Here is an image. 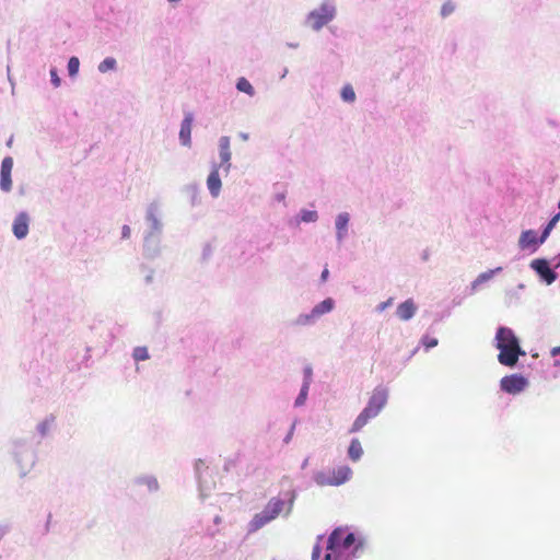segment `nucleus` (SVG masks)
I'll list each match as a JSON object with an SVG mask.
<instances>
[{
  "label": "nucleus",
  "mask_w": 560,
  "mask_h": 560,
  "mask_svg": "<svg viewBox=\"0 0 560 560\" xmlns=\"http://www.w3.org/2000/svg\"><path fill=\"white\" fill-rule=\"evenodd\" d=\"M364 538L341 527L335 528L327 538L323 560H345L358 558L364 548Z\"/></svg>",
  "instance_id": "nucleus-1"
},
{
  "label": "nucleus",
  "mask_w": 560,
  "mask_h": 560,
  "mask_svg": "<svg viewBox=\"0 0 560 560\" xmlns=\"http://www.w3.org/2000/svg\"><path fill=\"white\" fill-rule=\"evenodd\" d=\"M11 454L19 468L20 477L24 478L36 464V451L30 441L24 439H15L12 442Z\"/></svg>",
  "instance_id": "nucleus-2"
},
{
  "label": "nucleus",
  "mask_w": 560,
  "mask_h": 560,
  "mask_svg": "<svg viewBox=\"0 0 560 560\" xmlns=\"http://www.w3.org/2000/svg\"><path fill=\"white\" fill-rule=\"evenodd\" d=\"M337 14V9L334 0H324L320 5L312 10L307 15L305 23L315 32L320 31L329 22H331Z\"/></svg>",
  "instance_id": "nucleus-3"
},
{
  "label": "nucleus",
  "mask_w": 560,
  "mask_h": 560,
  "mask_svg": "<svg viewBox=\"0 0 560 560\" xmlns=\"http://www.w3.org/2000/svg\"><path fill=\"white\" fill-rule=\"evenodd\" d=\"M163 230L161 206L158 201H152L145 208L143 234L162 236Z\"/></svg>",
  "instance_id": "nucleus-4"
},
{
  "label": "nucleus",
  "mask_w": 560,
  "mask_h": 560,
  "mask_svg": "<svg viewBox=\"0 0 560 560\" xmlns=\"http://www.w3.org/2000/svg\"><path fill=\"white\" fill-rule=\"evenodd\" d=\"M558 264L552 267L550 260L545 257L535 258L530 261L529 268L536 273L539 281L546 285H551L559 277Z\"/></svg>",
  "instance_id": "nucleus-5"
},
{
  "label": "nucleus",
  "mask_w": 560,
  "mask_h": 560,
  "mask_svg": "<svg viewBox=\"0 0 560 560\" xmlns=\"http://www.w3.org/2000/svg\"><path fill=\"white\" fill-rule=\"evenodd\" d=\"M295 499V490H289L282 493V497L271 498L265 505L264 510L271 516L272 520H275L279 516V514L283 511V508L287 505L288 509L284 516H288L292 511Z\"/></svg>",
  "instance_id": "nucleus-6"
},
{
  "label": "nucleus",
  "mask_w": 560,
  "mask_h": 560,
  "mask_svg": "<svg viewBox=\"0 0 560 560\" xmlns=\"http://www.w3.org/2000/svg\"><path fill=\"white\" fill-rule=\"evenodd\" d=\"M495 348L501 350V348L505 349H516L521 351V341L518 337L515 335L512 328L506 326H499L495 332Z\"/></svg>",
  "instance_id": "nucleus-7"
},
{
  "label": "nucleus",
  "mask_w": 560,
  "mask_h": 560,
  "mask_svg": "<svg viewBox=\"0 0 560 560\" xmlns=\"http://www.w3.org/2000/svg\"><path fill=\"white\" fill-rule=\"evenodd\" d=\"M529 382L522 374L505 375L500 381V389L510 395H517L526 389Z\"/></svg>",
  "instance_id": "nucleus-8"
},
{
  "label": "nucleus",
  "mask_w": 560,
  "mask_h": 560,
  "mask_svg": "<svg viewBox=\"0 0 560 560\" xmlns=\"http://www.w3.org/2000/svg\"><path fill=\"white\" fill-rule=\"evenodd\" d=\"M387 400L388 389L383 385H378L374 388L364 409L376 417L386 406Z\"/></svg>",
  "instance_id": "nucleus-9"
},
{
  "label": "nucleus",
  "mask_w": 560,
  "mask_h": 560,
  "mask_svg": "<svg viewBox=\"0 0 560 560\" xmlns=\"http://www.w3.org/2000/svg\"><path fill=\"white\" fill-rule=\"evenodd\" d=\"M544 243H540L539 235L536 230H525L518 238V247L521 250L535 253Z\"/></svg>",
  "instance_id": "nucleus-10"
},
{
  "label": "nucleus",
  "mask_w": 560,
  "mask_h": 560,
  "mask_svg": "<svg viewBox=\"0 0 560 560\" xmlns=\"http://www.w3.org/2000/svg\"><path fill=\"white\" fill-rule=\"evenodd\" d=\"M31 217L26 211H20L12 223V233L18 240H24L28 235Z\"/></svg>",
  "instance_id": "nucleus-11"
},
{
  "label": "nucleus",
  "mask_w": 560,
  "mask_h": 560,
  "mask_svg": "<svg viewBox=\"0 0 560 560\" xmlns=\"http://www.w3.org/2000/svg\"><path fill=\"white\" fill-rule=\"evenodd\" d=\"M161 242L162 236L160 235H144L142 252L143 256L148 259H154L161 255Z\"/></svg>",
  "instance_id": "nucleus-12"
},
{
  "label": "nucleus",
  "mask_w": 560,
  "mask_h": 560,
  "mask_svg": "<svg viewBox=\"0 0 560 560\" xmlns=\"http://www.w3.org/2000/svg\"><path fill=\"white\" fill-rule=\"evenodd\" d=\"M525 355L526 352L523 348H521V351L501 348V350H499L498 361L500 364L513 369L517 366L518 359Z\"/></svg>",
  "instance_id": "nucleus-13"
},
{
  "label": "nucleus",
  "mask_w": 560,
  "mask_h": 560,
  "mask_svg": "<svg viewBox=\"0 0 560 560\" xmlns=\"http://www.w3.org/2000/svg\"><path fill=\"white\" fill-rule=\"evenodd\" d=\"M350 214L340 212L335 219L336 241L340 245L348 237Z\"/></svg>",
  "instance_id": "nucleus-14"
},
{
  "label": "nucleus",
  "mask_w": 560,
  "mask_h": 560,
  "mask_svg": "<svg viewBox=\"0 0 560 560\" xmlns=\"http://www.w3.org/2000/svg\"><path fill=\"white\" fill-rule=\"evenodd\" d=\"M502 271V267H497L494 269H490L488 271H485L480 273L466 289V294L472 295L475 292L479 290V288L490 281L495 275L500 273Z\"/></svg>",
  "instance_id": "nucleus-15"
},
{
  "label": "nucleus",
  "mask_w": 560,
  "mask_h": 560,
  "mask_svg": "<svg viewBox=\"0 0 560 560\" xmlns=\"http://www.w3.org/2000/svg\"><path fill=\"white\" fill-rule=\"evenodd\" d=\"M207 187L213 198L220 195L222 182L219 175L218 164L214 162L212 163V170L207 178Z\"/></svg>",
  "instance_id": "nucleus-16"
},
{
  "label": "nucleus",
  "mask_w": 560,
  "mask_h": 560,
  "mask_svg": "<svg viewBox=\"0 0 560 560\" xmlns=\"http://www.w3.org/2000/svg\"><path fill=\"white\" fill-rule=\"evenodd\" d=\"M56 429V417L50 413L36 425V433L40 440L49 436Z\"/></svg>",
  "instance_id": "nucleus-17"
},
{
  "label": "nucleus",
  "mask_w": 560,
  "mask_h": 560,
  "mask_svg": "<svg viewBox=\"0 0 560 560\" xmlns=\"http://www.w3.org/2000/svg\"><path fill=\"white\" fill-rule=\"evenodd\" d=\"M416 312H417L416 303L413 302L412 299H408L397 306L396 315L401 320H409L416 315Z\"/></svg>",
  "instance_id": "nucleus-18"
},
{
  "label": "nucleus",
  "mask_w": 560,
  "mask_h": 560,
  "mask_svg": "<svg viewBox=\"0 0 560 560\" xmlns=\"http://www.w3.org/2000/svg\"><path fill=\"white\" fill-rule=\"evenodd\" d=\"M336 306V302L332 298H326L324 299L322 302L317 303L316 305H314L311 310V312L313 313V315L315 316V318L317 320H319V318L326 314H329L330 312L334 311Z\"/></svg>",
  "instance_id": "nucleus-19"
},
{
  "label": "nucleus",
  "mask_w": 560,
  "mask_h": 560,
  "mask_svg": "<svg viewBox=\"0 0 560 560\" xmlns=\"http://www.w3.org/2000/svg\"><path fill=\"white\" fill-rule=\"evenodd\" d=\"M352 474V469L347 465L340 466L336 470H332V486L338 487L346 483L351 479Z\"/></svg>",
  "instance_id": "nucleus-20"
},
{
  "label": "nucleus",
  "mask_w": 560,
  "mask_h": 560,
  "mask_svg": "<svg viewBox=\"0 0 560 560\" xmlns=\"http://www.w3.org/2000/svg\"><path fill=\"white\" fill-rule=\"evenodd\" d=\"M219 158H220V164H218V170L222 168L225 173H228L231 168L230 142H221L220 148H219Z\"/></svg>",
  "instance_id": "nucleus-21"
},
{
  "label": "nucleus",
  "mask_w": 560,
  "mask_h": 560,
  "mask_svg": "<svg viewBox=\"0 0 560 560\" xmlns=\"http://www.w3.org/2000/svg\"><path fill=\"white\" fill-rule=\"evenodd\" d=\"M137 486H144L150 493L158 492L160 483L158 479L152 475H141L135 479Z\"/></svg>",
  "instance_id": "nucleus-22"
},
{
  "label": "nucleus",
  "mask_w": 560,
  "mask_h": 560,
  "mask_svg": "<svg viewBox=\"0 0 560 560\" xmlns=\"http://www.w3.org/2000/svg\"><path fill=\"white\" fill-rule=\"evenodd\" d=\"M183 194L188 198L190 206L196 207L200 203L199 186L197 183H190L182 188Z\"/></svg>",
  "instance_id": "nucleus-23"
},
{
  "label": "nucleus",
  "mask_w": 560,
  "mask_h": 560,
  "mask_svg": "<svg viewBox=\"0 0 560 560\" xmlns=\"http://www.w3.org/2000/svg\"><path fill=\"white\" fill-rule=\"evenodd\" d=\"M318 320L315 318L313 313L310 311L307 313L299 314L292 322L291 326L293 327H311L314 326Z\"/></svg>",
  "instance_id": "nucleus-24"
},
{
  "label": "nucleus",
  "mask_w": 560,
  "mask_h": 560,
  "mask_svg": "<svg viewBox=\"0 0 560 560\" xmlns=\"http://www.w3.org/2000/svg\"><path fill=\"white\" fill-rule=\"evenodd\" d=\"M375 418L372 413L363 408V410L355 418L350 429L351 433L359 432L371 419Z\"/></svg>",
  "instance_id": "nucleus-25"
},
{
  "label": "nucleus",
  "mask_w": 560,
  "mask_h": 560,
  "mask_svg": "<svg viewBox=\"0 0 560 560\" xmlns=\"http://www.w3.org/2000/svg\"><path fill=\"white\" fill-rule=\"evenodd\" d=\"M192 121H194L192 114H190V113L186 114L185 118L183 119V121L180 124L179 140H190Z\"/></svg>",
  "instance_id": "nucleus-26"
},
{
  "label": "nucleus",
  "mask_w": 560,
  "mask_h": 560,
  "mask_svg": "<svg viewBox=\"0 0 560 560\" xmlns=\"http://www.w3.org/2000/svg\"><path fill=\"white\" fill-rule=\"evenodd\" d=\"M363 455V448L359 439L354 438L350 441L348 446V457L352 462H359Z\"/></svg>",
  "instance_id": "nucleus-27"
},
{
  "label": "nucleus",
  "mask_w": 560,
  "mask_h": 560,
  "mask_svg": "<svg viewBox=\"0 0 560 560\" xmlns=\"http://www.w3.org/2000/svg\"><path fill=\"white\" fill-rule=\"evenodd\" d=\"M313 480L319 487L332 486L331 472L316 470L313 472Z\"/></svg>",
  "instance_id": "nucleus-28"
},
{
  "label": "nucleus",
  "mask_w": 560,
  "mask_h": 560,
  "mask_svg": "<svg viewBox=\"0 0 560 560\" xmlns=\"http://www.w3.org/2000/svg\"><path fill=\"white\" fill-rule=\"evenodd\" d=\"M235 86L238 92L245 93L248 96H254L256 93L252 83L244 77L237 79Z\"/></svg>",
  "instance_id": "nucleus-29"
},
{
  "label": "nucleus",
  "mask_w": 560,
  "mask_h": 560,
  "mask_svg": "<svg viewBox=\"0 0 560 560\" xmlns=\"http://www.w3.org/2000/svg\"><path fill=\"white\" fill-rule=\"evenodd\" d=\"M267 520L264 518V515L261 513H256L252 521L248 523V533H255L262 528L265 525H267Z\"/></svg>",
  "instance_id": "nucleus-30"
},
{
  "label": "nucleus",
  "mask_w": 560,
  "mask_h": 560,
  "mask_svg": "<svg viewBox=\"0 0 560 560\" xmlns=\"http://www.w3.org/2000/svg\"><path fill=\"white\" fill-rule=\"evenodd\" d=\"M97 70L101 73L116 71L117 70V60L114 57H106L103 61H101L98 63Z\"/></svg>",
  "instance_id": "nucleus-31"
},
{
  "label": "nucleus",
  "mask_w": 560,
  "mask_h": 560,
  "mask_svg": "<svg viewBox=\"0 0 560 560\" xmlns=\"http://www.w3.org/2000/svg\"><path fill=\"white\" fill-rule=\"evenodd\" d=\"M311 385L303 384L301 385L298 397L294 400V407L299 408L305 405L308 396Z\"/></svg>",
  "instance_id": "nucleus-32"
},
{
  "label": "nucleus",
  "mask_w": 560,
  "mask_h": 560,
  "mask_svg": "<svg viewBox=\"0 0 560 560\" xmlns=\"http://www.w3.org/2000/svg\"><path fill=\"white\" fill-rule=\"evenodd\" d=\"M300 220L305 223L316 222L318 220V213L315 210L302 209L299 213Z\"/></svg>",
  "instance_id": "nucleus-33"
},
{
  "label": "nucleus",
  "mask_w": 560,
  "mask_h": 560,
  "mask_svg": "<svg viewBox=\"0 0 560 560\" xmlns=\"http://www.w3.org/2000/svg\"><path fill=\"white\" fill-rule=\"evenodd\" d=\"M341 100L346 103H353L355 101V92L350 84H346L340 92Z\"/></svg>",
  "instance_id": "nucleus-34"
},
{
  "label": "nucleus",
  "mask_w": 560,
  "mask_h": 560,
  "mask_svg": "<svg viewBox=\"0 0 560 560\" xmlns=\"http://www.w3.org/2000/svg\"><path fill=\"white\" fill-rule=\"evenodd\" d=\"M79 68H80L79 58L75 56L70 57L68 60V65H67V70H68L69 77H71V78L77 77L79 73Z\"/></svg>",
  "instance_id": "nucleus-35"
},
{
  "label": "nucleus",
  "mask_w": 560,
  "mask_h": 560,
  "mask_svg": "<svg viewBox=\"0 0 560 560\" xmlns=\"http://www.w3.org/2000/svg\"><path fill=\"white\" fill-rule=\"evenodd\" d=\"M149 358H150V354H149V351H148L147 347L139 346V347L133 348V350H132V359L136 362L145 361Z\"/></svg>",
  "instance_id": "nucleus-36"
},
{
  "label": "nucleus",
  "mask_w": 560,
  "mask_h": 560,
  "mask_svg": "<svg viewBox=\"0 0 560 560\" xmlns=\"http://www.w3.org/2000/svg\"><path fill=\"white\" fill-rule=\"evenodd\" d=\"M0 189L4 192L12 189L11 173H0Z\"/></svg>",
  "instance_id": "nucleus-37"
},
{
  "label": "nucleus",
  "mask_w": 560,
  "mask_h": 560,
  "mask_svg": "<svg viewBox=\"0 0 560 560\" xmlns=\"http://www.w3.org/2000/svg\"><path fill=\"white\" fill-rule=\"evenodd\" d=\"M420 342L428 351V350L436 347L439 343V340L435 337H430L429 335H424V336H422Z\"/></svg>",
  "instance_id": "nucleus-38"
},
{
  "label": "nucleus",
  "mask_w": 560,
  "mask_h": 560,
  "mask_svg": "<svg viewBox=\"0 0 560 560\" xmlns=\"http://www.w3.org/2000/svg\"><path fill=\"white\" fill-rule=\"evenodd\" d=\"M455 11V4L451 1V0H447L443 3L442 8H441V16L442 18H447L448 15H451L453 12Z\"/></svg>",
  "instance_id": "nucleus-39"
},
{
  "label": "nucleus",
  "mask_w": 560,
  "mask_h": 560,
  "mask_svg": "<svg viewBox=\"0 0 560 560\" xmlns=\"http://www.w3.org/2000/svg\"><path fill=\"white\" fill-rule=\"evenodd\" d=\"M13 167V159L5 156L1 162L0 173H11Z\"/></svg>",
  "instance_id": "nucleus-40"
},
{
  "label": "nucleus",
  "mask_w": 560,
  "mask_h": 560,
  "mask_svg": "<svg viewBox=\"0 0 560 560\" xmlns=\"http://www.w3.org/2000/svg\"><path fill=\"white\" fill-rule=\"evenodd\" d=\"M312 382H313V369H312V366L306 365L303 369V382L302 383L311 385Z\"/></svg>",
  "instance_id": "nucleus-41"
},
{
  "label": "nucleus",
  "mask_w": 560,
  "mask_h": 560,
  "mask_svg": "<svg viewBox=\"0 0 560 560\" xmlns=\"http://www.w3.org/2000/svg\"><path fill=\"white\" fill-rule=\"evenodd\" d=\"M50 73V82L55 88H59L61 85V79L58 74L57 68L52 67L49 71Z\"/></svg>",
  "instance_id": "nucleus-42"
},
{
  "label": "nucleus",
  "mask_w": 560,
  "mask_h": 560,
  "mask_svg": "<svg viewBox=\"0 0 560 560\" xmlns=\"http://www.w3.org/2000/svg\"><path fill=\"white\" fill-rule=\"evenodd\" d=\"M552 228H550L549 225L545 224L541 229V232L539 235V241L540 243H545L547 241V238L549 237L550 233L552 232Z\"/></svg>",
  "instance_id": "nucleus-43"
},
{
  "label": "nucleus",
  "mask_w": 560,
  "mask_h": 560,
  "mask_svg": "<svg viewBox=\"0 0 560 560\" xmlns=\"http://www.w3.org/2000/svg\"><path fill=\"white\" fill-rule=\"evenodd\" d=\"M550 354L553 358V365L560 366V346L552 348Z\"/></svg>",
  "instance_id": "nucleus-44"
},
{
  "label": "nucleus",
  "mask_w": 560,
  "mask_h": 560,
  "mask_svg": "<svg viewBox=\"0 0 560 560\" xmlns=\"http://www.w3.org/2000/svg\"><path fill=\"white\" fill-rule=\"evenodd\" d=\"M212 252H213V249H212L211 245L206 244L202 248V255H201L202 260L207 261L211 257Z\"/></svg>",
  "instance_id": "nucleus-45"
},
{
  "label": "nucleus",
  "mask_w": 560,
  "mask_h": 560,
  "mask_svg": "<svg viewBox=\"0 0 560 560\" xmlns=\"http://www.w3.org/2000/svg\"><path fill=\"white\" fill-rule=\"evenodd\" d=\"M394 299L389 298L376 306V312L382 313L393 304Z\"/></svg>",
  "instance_id": "nucleus-46"
},
{
  "label": "nucleus",
  "mask_w": 560,
  "mask_h": 560,
  "mask_svg": "<svg viewBox=\"0 0 560 560\" xmlns=\"http://www.w3.org/2000/svg\"><path fill=\"white\" fill-rule=\"evenodd\" d=\"M141 269L142 270H148V275L145 276L144 278V282L147 284H151L153 282V277H154V270L151 269V268H148L147 266L144 265H141Z\"/></svg>",
  "instance_id": "nucleus-47"
},
{
  "label": "nucleus",
  "mask_w": 560,
  "mask_h": 560,
  "mask_svg": "<svg viewBox=\"0 0 560 560\" xmlns=\"http://www.w3.org/2000/svg\"><path fill=\"white\" fill-rule=\"evenodd\" d=\"M322 556V545L315 544L312 550V560H319Z\"/></svg>",
  "instance_id": "nucleus-48"
},
{
  "label": "nucleus",
  "mask_w": 560,
  "mask_h": 560,
  "mask_svg": "<svg viewBox=\"0 0 560 560\" xmlns=\"http://www.w3.org/2000/svg\"><path fill=\"white\" fill-rule=\"evenodd\" d=\"M560 221V212L555 213L549 221L546 223L550 228L555 229L557 223Z\"/></svg>",
  "instance_id": "nucleus-49"
},
{
  "label": "nucleus",
  "mask_w": 560,
  "mask_h": 560,
  "mask_svg": "<svg viewBox=\"0 0 560 560\" xmlns=\"http://www.w3.org/2000/svg\"><path fill=\"white\" fill-rule=\"evenodd\" d=\"M130 234H131V229L129 225L125 224L122 225L121 228V238L122 240H127L130 237Z\"/></svg>",
  "instance_id": "nucleus-50"
},
{
  "label": "nucleus",
  "mask_w": 560,
  "mask_h": 560,
  "mask_svg": "<svg viewBox=\"0 0 560 560\" xmlns=\"http://www.w3.org/2000/svg\"><path fill=\"white\" fill-rule=\"evenodd\" d=\"M328 278H329V270H328L327 266H325V268L323 269V271L320 273L319 280L322 283H324L328 280Z\"/></svg>",
  "instance_id": "nucleus-51"
},
{
  "label": "nucleus",
  "mask_w": 560,
  "mask_h": 560,
  "mask_svg": "<svg viewBox=\"0 0 560 560\" xmlns=\"http://www.w3.org/2000/svg\"><path fill=\"white\" fill-rule=\"evenodd\" d=\"M506 298L510 299V300H512L513 298L518 300L520 296H518L517 290H509V291H506Z\"/></svg>",
  "instance_id": "nucleus-52"
},
{
  "label": "nucleus",
  "mask_w": 560,
  "mask_h": 560,
  "mask_svg": "<svg viewBox=\"0 0 560 560\" xmlns=\"http://www.w3.org/2000/svg\"><path fill=\"white\" fill-rule=\"evenodd\" d=\"M10 71H11V68H10V66L8 65V66H7L8 80H9V82H10V84H11V88H12V94H13V93H14V86H15V83H14L13 79L11 78Z\"/></svg>",
  "instance_id": "nucleus-53"
},
{
  "label": "nucleus",
  "mask_w": 560,
  "mask_h": 560,
  "mask_svg": "<svg viewBox=\"0 0 560 560\" xmlns=\"http://www.w3.org/2000/svg\"><path fill=\"white\" fill-rule=\"evenodd\" d=\"M293 430H294V424L292 425L290 432L285 435V438L283 439V442L284 443H289L291 438H292V434H293Z\"/></svg>",
  "instance_id": "nucleus-54"
},
{
  "label": "nucleus",
  "mask_w": 560,
  "mask_h": 560,
  "mask_svg": "<svg viewBox=\"0 0 560 560\" xmlns=\"http://www.w3.org/2000/svg\"><path fill=\"white\" fill-rule=\"evenodd\" d=\"M462 301H463V299H462V298L456 296V298H454V299H453V301H452V305H453V306H458V305H460V304H462Z\"/></svg>",
  "instance_id": "nucleus-55"
},
{
  "label": "nucleus",
  "mask_w": 560,
  "mask_h": 560,
  "mask_svg": "<svg viewBox=\"0 0 560 560\" xmlns=\"http://www.w3.org/2000/svg\"><path fill=\"white\" fill-rule=\"evenodd\" d=\"M260 513H261V515H264V518H265V520H267V522H268V523H270L271 521H273V520L271 518V516H270V515H269L265 510H262Z\"/></svg>",
  "instance_id": "nucleus-56"
},
{
  "label": "nucleus",
  "mask_w": 560,
  "mask_h": 560,
  "mask_svg": "<svg viewBox=\"0 0 560 560\" xmlns=\"http://www.w3.org/2000/svg\"><path fill=\"white\" fill-rule=\"evenodd\" d=\"M50 520H51V514L49 513V514H48L47 522H46V524H45V533H48V532H49Z\"/></svg>",
  "instance_id": "nucleus-57"
},
{
  "label": "nucleus",
  "mask_w": 560,
  "mask_h": 560,
  "mask_svg": "<svg viewBox=\"0 0 560 560\" xmlns=\"http://www.w3.org/2000/svg\"><path fill=\"white\" fill-rule=\"evenodd\" d=\"M213 523H214L215 525L221 524V523H222V518H221V516H219V515L214 516V518H213Z\"/></svg>",
  "instance_id": "nucleus-58"
},
{
  "label": "nucleus",
  "mask_w": 560,
  "mask_h": 560,
  "mask_svg": "<svg viewBox=\"0 0 560 560\" xmlns=\"http://www.w3.org/2000/svg\"><path fill=\"white\" fill-rule=\"evenodd\" d=\"M287 46L292 49H296L299 47V43H287Z\"/></svg>",
  "instance_id": "nucleus-59"
},
{
  "label": "nucleus",
  "mask_w": 560,
  "mask_h": 560,
  "mask_svg": "<svg viewBox=\"0 0 560 560\" xmlns=\"http://www.w3.org/2000/svg\"><path fill=\"white\" fill-rule=\"evenodd\" d=\"M308 459H310V458H308V457H306V458L302 462V464H301V468H302V469H305V468L307 467V465H308Z\"/></svg>",
  "instance_id": "nucleus-60"
},
{
  "label": "nucleus",
  "mask_w": 560,
  "mask_h": 560,
  "mask_svg": "<svg viewBox=\"0 0 560 560\" xmlns=\"http://www.w3.org/2000/svg\"><path fill=\"white\" fill-rule=\"evenodd\" d=\"M288 72H289L288 68H283L280 79H284L287 77Z\"/></svg>",
  "instance_id": "nucleus-61"
},
{
  "label": "nucleus",
  "mask_w": 560,
  "mask_h": 560,
  "mask_svg": "<svg viewBox=\"0 0 560 560\" xmlns=\"http://www.w3.org/2000/svg\"><path fill=\"white\" fill-rule=\"evenodd\" d=\"M323 539H324V535H318L317 538H316V542L315 544H319L320 545Z\"/></svg>",
  "instance_id": "nucleus-62"
},
{
  "label": "nucleus",
  "mask_w": 560,
  "mask_h": 560,
  "mask_svg": "<svg viewBox=\"0 0 560 560\" xmlns=\"http://www.w3.org/2000/svg\"><path fill=\"white\" fill-rule=\"evenodd\" d=\"M207 532H208V535H210V536H214L217 533V530H213L211 528H208Z\"/></svg>",
  "instance_id": "nucleus-63"
},
{
  "label": "nucleus",
  "mask_w": 560,
  "mask_h": 560,
  "mask_svg": "<svg viewBox=\"0 0 560 560\" xmlns=\"http://www.w3.org/2000/svg\"><path fill=\"white\" fill-rule=\"evenodd\" d=\"M422 259L423 260H428L429 259V253L427 250L422 254Z\"/></svg>",
  "instance_id": "nucleus-64"
}]
</instances>
